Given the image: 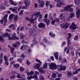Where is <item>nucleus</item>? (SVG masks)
I'll use <instances>...</instances> for the list:
<instances>
[{
    "mask_svg": "<svg viewBox=\"0 0 80 80\" xmlns=\"http://www.w3.org/2000/svg\"><path fill=\"white\" fill-rule=\"evenodd\" d=\"M50 63V62L49 60H48L47 62L44 63V64H47V63H48L47 64L48 65L49 67V69L53 70L54 69H56L58 68L59 67V66L58 65H57V64H56L55 63H54L53 62Z\"/></svg>",
    "mask_w": 80,
    "mask_h": 80,
    "instance_id": "f257e3e1",
    "label": "nucleus"
},
{
    "mask_svg": "<svg viewBox=\"0 0 80 80\" xmlns=\"http://www.w3.org/2000/svg\"><path fill=\"white\" fill-rule=\"evenodd\" d=\"M39 14V12H37L36 13V14L35 15L34 14H33V15H32V19H30L29 20H27L29 21L30 22V23H33V22H34V21L35 20V19L37 18V17H38V15Z\"/></svg>",
    "mask_w": 80,
    "mask_h": 80,
    "instance_id": "f03ea898",
    "label": "nucleus"
},
{
    "mask_svg": "<svg viewBox=\"0 0 80 80\" xmlns=\"http://www.w3.org/2000/svg\"><path fill=\"white\" fill-rule=\"evenodd\" d=\"M69 28L70 29L73 31L78 29V26L76 25L75 23H74V22H73Z\"/></svg>",
    "mask_w": 80,
    "mask_h": 80,
    "instance_id": "7ed1b4c3",
    "label": "nucleus"
},
{
    "mask_svg": "<svg viewBox=\"0 0 80 80\" xmlns=\"http://www.w3.org/2000/svg\"><path fill=\"white\" fill-rule=\"evenodd\" d=\"M68 37L67 38V40H68V47H69V45L71 44L70 42V38L72 37V34L70 33H68Z\"/></svg>",
    "mask_w": 80,
    "mask_h": 80,
    "instance_id": "20e7f679",
    "label": "nucleus"
},
{
    "mask_svg": "<svg viewBox=\"0 0 80 80\" xmlns=\"http://www.w3.org/2000/svg\"><path fill=\"white\" fill-rule=\"evenodd\" d=\"M42 41L46 44H48V45H50L52 44V42H50L48 41V40L47 39V38L46 37H44V38L42 39Z\"/></svg>",
    "mask_w": 80,
    "mask_h": 80,
    "instance_id": "39448f33",
    "label": "nucleus"
},
{
    "mask_svg": "<svg viewBox=\"0 0 80 80\" xmlns=\"http://www.w3.org/2000/svg\"><path fill=\"white\" fill-rule=\"evenodd\" d=\"M66 66H62V65H61L60 66V68L58 69V71H62V70H66Z\"/></svg>",
    "mask_w": 80,
    "mask_h": 80,
    "instance_id": "423d86ee",
    "label": "nucleus"
},
{
    "mask_svg": "<svg viewBox=\"0 0 80 80\" xmlns=\"http://www.w3.org/2000/svg\"><path fill=\"white\" fill-rule=\"evenodd\" d=\"M38 27L39 28H44L45 27V24L42 22H40L39 24H38Z\"/></svg>",
    "mask_w": 80,
    "mask_h": 80,
    "instance_id": "0eeeda50",
    "label": "nucleus"
},
{
    "mask_svg": "<svg viewBox=\"0 0 80 80\" xmlns=\"http://www.w3.org/2000/svg\"><path fill=\"white\" fill-rule=\"evenodd\" d=\"M59 2L56 4V6H57L58 8H60L62 7V5H64V3H62L61 1H58Z\"/></svg>",
    "mask_w": 80,
    "mask_h": 80,
    "instance_id": "6e6552de",
    "label": "nucleus"
},
{
    "mask_svg": "<svg viewBox=\"0 0 80 80\" xmlns=\"http://www.w3.org/2000/svg\"><path fill=\"white\" fill-rule=\"evenodd\" d=\"M38 12L39 13V14H38V16H39V18H38V21L39 22H41V21H42V15L40 14V12H37L36 13L32 14V15L34 14L35 15L36 13Z\"/></svg>",
    "mask_w": 80,
    "mask_h": 80,
    "instance_id": "1a4fd4ad",
    "label": "nucleus"
},
{
    "mask_svg": "<svg viewBox=\"0 0 80 80\" xmlns=\"http://www.w3.org/2000/svg\"><path fill=\"white\" fill-rule=\"evenodd\" d=\"M38 2H40L39 4V7L41 8H42L44 6V2L43 1H38Z\"/></svg>",
    "mask_w": 80,
    "mask_h": 80,
    "instance_id": "9d476101",
    "label": "nucleus"
},
{
    "mask_svg": "<svg viewBox=\"0 0 80 80\" xmlns=\"http://www.w3.org/2000/svg\"><path fill=\"white\" fill-rule=\"evenodd\" d=\"M3 59H4L5 60V64L6 65H8L9 63L8 62V58L6 56H4L3 57Z\"/></svg>",
    "mask_w": 80,
    "mask_h": 80,
    "instance_id": "9b49d317",
    "label": "nucleus"
},
{
    "mask_svg": "<svg viewBox=\"0 0 80 80\" xmlns=\"http://www.w3.org/2000/svg\"><path fill=\"white\" fill-rule=\"evenodd\" d=\"M76 17H77V18H79V17H80V9H78V11H76Z\"/></svg>",
    "mask_w": 80,
    "mask_h": 80,
    "instance_id": "f8f14e48",
    "label": "nucleus"
},
{
    "mask_svg": "<svg viewBox=\"0 0 80 80\" xmlns=\"http://www.w3.org/2000/svg\"><path fill=\"white\" fill-rule=\"evenodd\" d=\"M24 4L26 6H28L30 5L31 3L30 2V1H24Z\"/></svg>",
    "mask_w": 80,
    "mask_h": 80,
    "instance_id": "ddd939ff",
    "label": "nucleus"
},
{
    "mask_svg": "<svg viewBox=\"0 0 80 80\" xmlns=\"http://www.w3.org/2000/svg\"><path fill=\"white\" fill-rule=\"evenodd\" d=\"M2 37H4V38L7 37L8 38H10V36L9 35V34L8 33H5L3 34Z\"/></svg>",
    "mask_w": 80,
    "mask_h": 80,
    "instance_id": "4468645a",
    "label": "nucleus"
},
{
    "mask_svg": "<svg viewBox=\"0 0 80 80\" xmlns=\"http://www.w3.org/2000/svg\"><path fill=\"white\" fill-rule=\"evenodd\" d=\"M54 56L56 59L58 60V52H56L54 53Z\"/></svg>",
    "mask_w": 80,
    "mask_h": 80,
    "instance_id": "2eb2a0df",
    "label": "nucleus"
},
{
    "mask_svg": "<svg viewBox=\"0 0 80 80\" xmlns=\"http://www.w3.org/2000/svg\"><path fill=\"white\" fill-rule=\"evenodd\" d=\"M8 14H6L5 16H3L4 20V23H7V22H8L7 18L8 17Z\"/></svg>",
    "mask_w": 80,
    "mask_h": 80,
    "instance_id": "dca6fc26",
    "label": "nucleus"
},
{
    "mask_svg": "<svg viewBox=\"0 0 80 80\" xmlns=\"http://www.w3.org/2000/svg\"><path fill=\"white\" fill-rule=\"evenodd\" d=\"M10 4H11L14 6H16L18 5V4L15 2H14L13 1H9Z\"/></svg>",
    "mask_w": 80,
    "mask_h": 80,
    "instance_id": "f3484780",
    "label": "nucleus"
},
{
    "mask_svg": "<svg viewBox=\"0 0 80 80\" xmlns=\"http://www.w3.org/2000/svg\"><path fill=\"white\" fill-rule=\"evenodd\" d=\"M79 71H80V68L76 69L74 72H73V75H75L78 73Z\"/></svg>",
    "mask_w": 80,
    "mask_h": 80,
    "instance_id": "a211bd4d",
    "label": "nucleus"
},
{
    "mask_svg": "<svg viewBox=\"0 0 80 80\" xmlns=\"http://www.w3.org/2000/svg\"><path fill=\"white\" fill-rule=\"evenodd\" d=\"M72 73L70 72L67 71V76L68 78H71L72 77Z\"/></svg>",
    "mask_w": 80,
    "mask_h": 80,
    "instance_id": "6ab92c4d",
    "label": "nucleus"
},
{
    "mask_svg": "<svg viewBox=\"0 0 80 80\" xmlns=\"http://www.w3.org/2000/svg\"><path fill=\"white\" fill-rule=\"evenodd\" d=\"M44 21L46 22V25L47 26H48L49 25V23L50 22V20H47V19H44Z\"/></svg>",
    "mask_w": 80,
    "mask_h": 80,
    "instance_id": "aec40b11",
    "label": "nucleus"
},
{
    "mask_svg": "<svg viewBox=\"0 0 80 80\" xmlns=\"http://www.w3.org/2000/svg\"><path fill=\"white\" fill-rule=\"evenodd\" d=\"M49 35H50V36L52 38H54L55 37L56 35L55 34L53 33L52 32H50L49 33Z\"/></svg>",
    "mask_w": 80,
    "mask_h": 80,
    "instance_id": "412c9836",
    "label": "nucleus"
},
{
    "mask_svg": "<svg viewBox=\"0 0 80 80\" xmlns=\"http://www.w3.org/2000/svg\"><path fill=\"white\" fill-rule=\"evenodd\" d=\"M16 33H13V34L12 35V37L13 38H15V39H16L17 40H19V38L18 37H16Z\"/></svg>",
    "mask_w": 80,
    "mask_h": 80,
    "instance_id": "4be33fe9",
    "label": "nucleus"
},
{
    "mask_svg": "<svg viewBox=\"0 0 80 80\" xmlns=\"http://www.w3.org/2000/svg\"><path fill=\"white\" fill-rule=\"evenodd\" d=\"M20 39H22L24 38V37L25 35H23V33H21L20 34Z\"/></svg>",
    "mask_w": 80,
    "mask_h": 80,
    "instance_id": "5701e85b",
    "label": "nucleus"
},
{
    "mask_svg": "<svg viewBox=\"0 0 80 80\" xmlns=\"http://www.w3.org/2000/svg\"><path fill=\"white\" fill-rule=\"evenodd\" d=\"M13 68H18L19 67V64L18 63L13 64Z\"/></svg>",
    "mask_w": 80,
    "mask_h": 80,
    "instance_id": "b1692460",
    "label": "nucleus"
},
{
    "mask_svg": "<svg viewBox=\"0 0 80 80\" xmlns=\"http://www.w3.org/2000/svg\"><path fill=\"white\" fill-rule=\"evenodd\" d=\"M69 27V24H68V23L67 22H65V25L64 26V28H65V29H67Z\"/></svg>",
    "mask_w": 80,
    "mask_h": 80,
    "instance_id": "393cba45",
    "label": "nucleus"
},
{
    "mask_svg": "<svg viewBox=\"0 0 80 80\" xmlns=\"http://www.w3.org/2000/svg\"><path fill=\"white\" fill-rule=\"evenodd\" d=\"M38 69V71H39V72L41 73L44 74V73H45V72L43 70L40 69Z\"/></svg>",
    "mask_w": 80,
    "mask_h": 80,
    "instance_id": "a878e982",
    "label": "nucleus"
},
{
    "mask_svg": "<svg viewBox=\"0 0 80 80\" xmlns=\"http://www.w3.org/2000/svg\"><path fill=\"white\" fill-rule=\"evenodd\" d=\"M14 16V15L13 14H11L9 15V20H12V18Z\"/></svg>",
    "mask_w": 80,
    "mask_h": 80,
    "instance_id": "bb28decb",
    "label": "nucleus"
},
{
    "mask_svg": "<svg viewBox=\"0 0 80 80\" xmlns=\"http://www.w3.org/2000/svg\"><path fill=\"white\" fill-rule=\"evenodd\" d=\"M41 64H39L37 63L36 66H35V68L39 69L38 68H39V67H40V66H41Z\"/></svg>",
    "mask_w": 80,
    "mask_h": 80,
    "instance_id": "cd10ccee",
    "label": "nucleus"
},
{
    "mask_svg": "<svg viewBox=\"0 0 80 80\" xmlns=\"http://www.w3.org/2000/svg\"><path fill=\"white\" fill-rule=\"evenodd\" d=\"M63 13H60V15L58 16V18H60V19L61 20H62L63 19Z\"/></svg>",
    "mask_w": 80,
    "mask_h": 80,
    "instance_id": "c85d7f7f",
    "label": "nucleus"
},
{
    "mask_svg": "<svg viewBox=\"0 0 80 80\" xmlns=\"http://www.w3.org/2000/svg\"><path fill=\"white\" fill-rule=\"evenodd\" d=\"M9 78L11 79H14L15 78V74H13L12 75L10 76Z\"/></svg>",
    "mask_w": 80,
    "mask_h": 80,
    "instance_id": "c756f323",
    "label": "nucleus"
},
{
    "mask_svg": "<svg viewBox=\"0 0 80 80\" xmlns=\"http://www.w3.org/2000/svg\"><path fill=\"white\" fill-rule=\"evenodd\" d=\"M33 29L32 28H31V29H29V35H31L32 34V32H33Z\"/></svg>",
    "mask_w": 80,
    "mask_h": 80,
    "instance_id": "7c9ffc66",
    "label": "nucleus"
},
{
    "mask_svg": "<svg viewBox=\"0 0 80 80\" xmlns=\"http://www.w3.org/2000/svg\"><path fill=\"white\" fill-rule=\"evenodd\" d=\"M32 43H34V44H37V41L36 40V39H35V38L33 39V40H32Z\"/></svg>",
    "mask_w": 80,
    "mask_h": 80,
    "instance_id": "2f4dec72",
    "label": "nucleus"
},
{
    "mask_svg": "<svg viewBox=\"0 0 80 80\" xmlns=\"http://www.w3.org/2000/svg\"><path fill=\"white\" fill-rule=\"evenodd\" d=\"M48 63H44V64L43 65V68H47V66L48 65Z\"/></svg>",
    "mask_w": 80,
    "mask_h": 80,
    "instance_id": "473e14b6",
    "label": "nucleus"
},
{
    "mask_svg": "<svg viewBox=\"0 0 80 80\" xmlns=\"http://www.w3.org/2000/svg\"><path fill=\"white\" fill-rule=\"evenodd\" d=\"M65 26V23H62V24H60V28H64V26Z\"/></svg>",
    "mask_w": 80,
    "mask_h": 80,
    "instance_id": "72a5a7b5",
    "label": "nucleus"
},
{
    "mask_svg": "<svg viewBox=\"0 0 80 80\" xmlns=\"http://www.w3.org/2000/svg\"><path fill=\"white\" fill-rule=\"evenodd\" d=\"M35 61H36V62H37L38 63L40 64H42V62H41V61L39 60H38L37 58H35Z\"/></svg>",
    "mask_w": 80,
    "mask_h": 80,
    "instance_id": "f704fd0d",
    "label": "nucleus"
},
{
    "mask_svg": "<svg viewBox=\"0 0 80 80\" xmlns=\"http://www.w3.org/2000/svg\"><path fill=\"white\" fill-rule=\"evenodd\" d=\"M10 50L11 51V53L13 54L15 50V48H10Z\"/></svg>",
    "mask_w": 80,
    "mask_h": 80,
    "instance_id": "c9c22d12",
    "label": "nucleus"
},
{
    "mask_svg": "<svg viewBox=\"0 0 80 80\" xmlns=\"http://www.w3.org/2000/svg\"><path fill=\"white\" fill-rule=\"evenodd\" d=\"M70 8V5H68L66 7H65V8H64V10H68V9H69L68 8Z\"/></svg>",
    "mask_w": 80,
    "mask_h": 80,
    "instance_id": "e433bc0d",
    "label": "nucleus"
},
{
    "mask_svg": "<svg viewBox=\"0 0 80 80\" xmlns=\"http://www.w3.org/2000/svg\"><path fill=\"white\" fill-rule=\"evenodd\" d=\"M13 19L15 21H17L18 19V15H16L15 17H14Z\"/></svg>",
    "mask_w": 80,
    "mask_h": 80,
    "instance_id": "4c0bfd02",
    "label": "nucleus"
},
{
    "mask_svg": "<svg viewBox=\"0 0 80 80\" xmlns=\"http://www.w3.org/2000/svg\"><path fill=\"white\" fill-rule=\"evenodd\" d=\"M33 78V77H32V76H28V80H29L31 79H32Z\"/></svg>",
    "mask_w": 80,
    "mask_h": 80,
    "instance_id": "58836bf2",
    "label": "nucleus"
},
{
    "mask_svg": "<svg viewBox=\"0 0 80 80\" xmlns=\"http://www.w3.org/2000/svg\"><path fill=\"white\" fill-rule=\"evenodd\" d=\"M17 75H17V78H22V77L21 76V74H20L18 73V74H17Z\"/></svg>",
    "mask_w": 80,
    "mask_h": 80,
    "instance_id": "ea45409f",
    "label": "nucleus"
},
{
    "mask_svg": "<svg viewBox=\"0 0 80 80\" xmlns=\"http://www.w3.org/2000/svg\"><path fill=\"white\" fill-rule=\"evenodd\" d=\"M23 10H21L20 11V12L19 13V15L21 16V15L23 14Z\"/></svg>",
    "mask_w": 80,
    "mask_h": 80,
    "instance_id": "a19ab883",
    "label": "nucleus"
},
{
    "mask_svg": "<svg viewBox=\"0 0 80 80\" xmlns=\"http://www.w3.org/2000/svg\"><path fill=\"white\" fill-rule=\"evenodd\" d=\"M39 79H40V80H44V77H43V76L41 75H40Z\"/></svg>",
    "mask_w": 80,
    "mask_h": 80,
    "instance_id": "79ce46f5",
    "label": "nucleus"
},
{
    "mask_svg": "<svg viewBox=\"0 0 80 80\" xmlns=\"http://www.w3.org/2000/svg\"><path fill=\"white\" fill-rule=\"evenodd\" d=\"M0 8H1V9L3 10H5L6 9V7H4V6L2 5H0Z\"/></svg>",
    "mask_w": 80,
    "mask_h": 80,
    "instance_id": "37998d69",
    "label": "nucleus"
},
{
    "mask_svg": "<svg viewBox=\"0 0 80 80\" xmlns=\"http://www.w3.org/2000/svg\"><path fill=\"white\" fill-rule=\"evenodd\" d=\"M3 37H2L1 35H0V41H1L2 42L3 41V40H4V39L3 38Z\"/></svg>",
    "mask_w": 80,
    "mask_h": 80,
    "instance_id": "c03bdc74",
    "label": "nucleus"
},
{
    "mask_svg": "<svg viewBox=\"0 0 80 80\" xmlns=\"http://www.w3.org/2000/svg\"><path fill=\"white\" fill-rule=\"evenodd\" d=\"M66 45V42L65 41L63 42L62 43V45H61V46L62 47H63L65 46Z\"/></svg>",
    "mask_w": 80,
    "mask_h": 80,
    "instance_id": "a18cd8bd",
    "label": "nucleus"
},
{
    "mask_svg": "<svg viewBox=\"0 0 80 80\" xmlns=\"http://www.w3.org/2000/svg\"><path fill=\"white\" fill-rule=\"evenodd\" d=\"M73 15H74V13H70V18H72L73 16Z\"/></svg>",
    "mask_w": 80,
    "mask_h": 80,
    "instance_id": "49530a36",
    "label": "nucleus"
},
{
    "mask_svg": "<svg viewBox=\"0 0 80 80\" xmlns=\"http://www.w3.org/2000/svg\"><path fill=\"white\" fill-rule=\"evenodd\" d=\"M17 61L18 62L21 63H22V59L21 58H18L17 60Z\"/></svg>",
    "mask_w": 80,
    "mask_h": 80,
    "instance_id": "de8ad7c7",
    "label": "nucleus"
},
{
    "mask_svg": "<svg viewBox=\"0 0 80 80\" xmlns=\"http://www.w3.org/2000/svg\"><path fill=\"white\" fill-rule=\"evenodd\" d=\"M69 56H71L72 57L74 55V52H73V51H72L70 52V55H68Z\"/></svg>",
    "mask_w": 80,
    "mask_h": 80,
    "instance_id": "09e8293b",
    "label": "nucleus"
},
{
    "mask_svg": "<svg viewBox=\"0 0 80 80\" xmlns=\"http://www.w3.org/2000/svg\"><path fill=\"white\" fill-rule=\"evenodd\" d=\"M25 55H24V53H22V54H21V56L20 57V58H21L23 59L24 58H25Z\"/></svg>",
    "mask_w": 80,
    "mask_h": 80,
    "instance_id": "8fccbe9b",
    "label": "nucleus"
},
{
    "mask_svg": "<svg viewBox=\"0 0 80 80\" xmlns=\"http://www.w3.org/2000/svg\"><path fill=\"white\" fill-rule=\"evenodd\" d=\"M26 63L27 64V65H29L31 64V62H29L28 60H27Z\"/></svg>",
    "mask_w": 80,
    "mask_h": 80,
    "instance_id": "3c124183",
    "label": "nucleus"
},
{
    "mask_svg": "<svg viewBox=\"0 0 80 80\" xmlns=\"http://www.w3.org/2000/svg\"><path fill=\"white\" fill-rule=\"evenodd\" d=\"M78 36L76 35L75 36V37H74V40H75V41H76L78 40Z\"/></svg>",
    "mask_w": 80,
    "mask_h": 80,
    "instance_id": "603ef678",
    "label": "nucleus"
},
{
    "mask_svg": "<svg viewBox=\"0 0 80 80\" xmlns=\"http://www.w3.org/2000/svg\"><path fill=\"white\" fill-rule=\"evenodd\" d=\"M57 77V75L55 73H52V78H55Z\"/></svg>",
    "mask_w": 80,
    "mask_h": 80,
    "instance_id": "864d4df0",
    "label": "nucleus"
},
{
    "mask_svg": "<svg viewBox=\"0 0 80 80\" xmlns=\"http://www.w3.org/2000/svg\"><path fill=\"white\" fill-rule=\"evenodd\" d=\"M21 8L22 9H27V7L25 6H21Z\"/></svg>",
    "mask_w": 80,
    "mask_h": 80,
    "instance_id": "5fc2aeb1",
    "label": "nucleus"
},
{
    "mask_svg": "<svg viewBox=\"0 0 80 80\" xmlns=\"http://www.w3.org/2000/svg\"><path fill=\"white\" fill-rule=\"evenodd\" d=\"M8 38H9V40H15V38H13V37Z\"/></svg>",
    "mask_w": 80,
    "mask_h": 80,
    "instance_id": "6e6d98bb",
    "label": "nucleus"
},
{
    "mask_svg": "<svg viewBox=\"0 0 80 80\" xmlns=\"http://www.w3.org/2000/svg\"><path fill=\"white\" fill-rule=\"evenodd\" d=\"M19 70L21 71H23L24 70L23 68L22 67H20L19 68Z\"/></svg>",
    "mask_w": 80,
    "mask_h": 80,
    "instance_id": "4d7b16f0",
    "label": "nucleus"
},
{
    "mask_svg": "<svg viewBox=\"0 0 80 80\" xmlns=\"http://www.w3.org/2000/svg\"><path fill=\"white\" fill-rule=\"evenodd\" d=\"M54 21V22H59V18H56L55 19H54V20H53Z\"/></svg>",
    "mask_w": 80,
    "mask_h": 80,
    "instance_id": "13d9d810",
    "label": "nucleus"
},
{
    "mask_svg": "<svg viewBox=\"0 0 80 80\" xmlns=\"http://www.w3.org/2000/svg\"><path fill=\"white\" fill-rule=\"evenodd\" d=\"M24 27H21L20 28V30L21 31H23V30H24Z\"/></svg>",
    "mask_w": 80,
    "mask_h": 80,
    "instance_id": "bf43d9fd",
    "label": "nucleus"
},
{
    "mask_svg": "<svg viewBox=\"0 0 80 80\" xmlns=\"http://www.w3.org/2000/svg\"><path fill=\"white\" fill-rule=\"evenodd\" d=\"M64 62L67 63V60H66V59L65 58L63 59V61H62V62L64 63Z\"/></svg>",
    "mask_w": 80,
    "mask_h": 80,
    "instance_id": "052dcab7",
    "label": "nucleus"
},
{
    "mask_svg": "<svg viewBox=\"0 0 80 80\" xmlns=\"http://www.w3.org/2000/svg\"><path fill=\"white\" fill-rule=\"evenodd\" d=\"M68 11H70L71 12H73V9L72 8H70V9H68Z\"/></svg>",
    "mask_w": 80,
    "mask_h": 80,
    "instance_id": "680f3d73",
    "label": "nucleus"
},
{
    "mask_svg": "<svg viewBox=\"0 0 80 80\" xmlns=\"http://www.w3.org/2000/svg\"><path fill=\"white\" fill-rule=\"evenodd\" d=\"M28 51L29 53H31V52H32V50L31 49L29 48L28 49Z\"/></svg>",
    "mask_w": 80,
    "mask_h": 80,
    "instance_id": "e2e57ef3",
    "label": "nucleus"
},
{
    "mask_svg": "<svg viewBox=\"0 0 80 80\" xmlns=\"http://www.w3.org/2000/svg\"><path fill=\"white\" fill-rule=\"evenodd\" d=\"M13 47L15 48H17V47H18V46L17 45V44H14L13 45Z\"/></svg>",
    "mask_w": 80,
    "mask_h": 80,
    "instance_id": "0e129e2a",
    "label": "nucleus"
},
{
    "mask_svg": "<svg viewBox=\"0 0 80 80\" xmlns=\"http://www.w3.org/2000/svg\"><path fill=\"white\" fill-rule=\"evenodd\" d=\"M80 1H74V2H75V4L76 5H78V2Z\"/></svg>",
    "mask_w": 80,
    "mask_h": 80,
    "instance_id": "69168bd1",
    "label": "nucleus"
},
{
    "mask_svg": "<svg viewBox=\"0 0 80 80\" xmlns=\"http://www.w3.org/2000/svg\"><path fill=\"white\" fill-rule=\"evenodd\" d=\"M55 22L56 21H54L53 20H52V21H51V24L54 25Z\"/></svg>",
    "mask_w": 80,
    "mask_h": 80,
    "instance_id": "338daca9",
    "label": "nucleus"
},
{
    "mask_svg": "<svg viewBox=\"0 0 80 80\" xmlns=\"http://www.w3.org/2000/svg\"><path fill=\"white\" fill-rule=\"evenodd\" d=\"M62 76V75L61 74H58V77L61 78Z\"/></svg>",
    "mask_w": 80,
    "mask_h": 80,
    "instance_id": "774afa93",
    "label": "nucleus"
}]
</instances>
